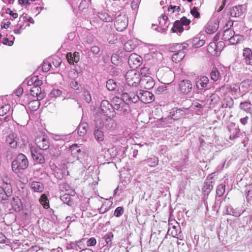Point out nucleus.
I'll return each instance as SVG.
<instances>
[{
  "mask_svg": "<svg viewBox=\"0 0 252 252\" xmlns=\"http://www.w3.org/2000/svg\"><path fill=\"white\" fill-rule=\"evenodd\" d=\"M193 88L192 82L189 80H182L178 86V90L183 94H188L190 93Z\"/></svg>",
  "mask_w": 252,
  "mask_h": 252,
  "instance_id": "423d86ee",
  "label": "nucleus"
},
{
  "mask_svg": "<svg viewBox=\"0 0 252 252\" xmlns=\"http://www.w3.org/2000/svg\"><path fill=\"white\" fill-rule=\"evenodd\" d=\"M39 202L45 209L49 208V200L45 194H43L41 195L39 198Z\"/></svg>",
  "mask_w": 252,
  "mask_h": 252,
  "instance_id": "4c0bfd02",
  "label": "nucleus"
},
{
  "mask_svg": "<svg viewBox=\"0 0 252 252\" xmlns=\"http://www.w3.org/2000/svg\"><path fill=\"white\" fill-rule=\"evenodd\" d=\"M54 174L55 177L59 180H62L63 177V172L60 169H58L57 170H56L55 171Z\"/></svg>",
  "mask_w": 252,
  "mask_h": 252,
  "instance_id": "338daca9",
  "label": "nucleus"
},
{
  "mask_svg": "<svg viewBox=\"0 0 252 252\" xmlns=\"http://www.w3.org/2000/svg\"><path fill=\"white\" fill-rule=\"evenodd\" d=\"M36 143L40 150H46L49 149L50 146L48 140L45 137L37 139L36 140Z\"/></svg>",
  "mask_w": 252,
  "mask_h": 252,
  "instance_id": "412c9836",
  "label": "nucleus"
},
{
  "mask_svg": "<svg viewBox=\"0 0 252 252\" xmlns=\"http://www.w3.org/2000/svg\"><path fill=\"white\" fill-rule=\"evenodd\" d=\"M41 91L40 87H33L30 89V94L33 96H36Z\"/></svg>",
  "mask_w": 252,
  "mask_h": 252,
  "instance_id": "4d7b16f0",
  "label": "nucleus"
},
{
  "mask_svg": "<svg viewBox=\"0 0 252 252\" xmlns=\"http://www.w3.org/2000/svg\"><path fill=\"white\" fill-rule=\"evenodd\" d=\"M11 205L14 210L16 212H20L23 208L21 199L18 196L12 198Z\"/></svg>",
  "mask_w": 252,
  "mask_h": 252,
  "instance_id": "5701e85b",
  "label": "nucleus"
},
{
  "mask_svg": "<svg viewBox=\"0 0 252 252\" xmlns=\"http://www.w3.org/2000/svg\"><path fill=\"white\" fill-rule=\"evenodd\" d=\"M100 109V111L107 117L114 118L115 116L116 113L114 106L107 100H103L101 101Z\"/></svg>",
  "mask_w": 252,
  "mask_h": 252,
  "instance_id": "20e7f679",
  "label": "nucleus"
},
{
  "mask_svg": "<svg viewBox=\"0 0 252 252\" xmlns=\"http://www.w3.org/2000/svg\"><path fill=\"white\" fill-rule=\"evenodd\" d=\"M12 193V189L10 183L7 180L4 181L0 186V202L5 204L8 202V197H10Z\"/></svg>",
  "mask_w": 252,
  "mask_h": 252,
  "instance_id": "7ed1b4c3",
  "label": "nucleus"
},
{
  "mask_svg": "<svg viewBox=\"0 0 252 252\" xmlns=\"http://www.w3.org/2000/svg\"><path fill=\"white\" fill-rule=\"evenodd\" d=\"M31 188L36 192H42L44 189L43 184L39 182L33 181L31 184Z\"/></svg>",
  "mask_w": 252,
  "mask_h": 252,
  "instance_id": "bb28decb",
  "label": "nucleus"
},
{
  "mask_svg": "<svg viewBox=\"0 0 252 252\" xmlns=\"http://www.w3.org/2000/svg\"><path fill=\"white\" fill-rule=\"evenodd\" d=\"M242 40V36L239 34H235L232 36L231 39L229 40V43L232 45H235L239 43Z\"/></svg>",
  "mask_w": 252,
  "mask_h": 252,
  "instance_id": "79ce46f5",
  "label": "nucleus"
},
{
  "mask_svg": "<svg viewBox=\"0 0 252 252\" xmlns=\"http://www.w3.org/2000/svg\"><path fill=\"white\" fill-rule=\"evenodd\" d=\"M136 47L132 40H128L124 44V49L126 52H131Z\"/></svg>",
  "mask_w": 252,
  "mask_h": 252,
  "instance_id": "c9c22d12",
  "label": "nucleus"
},
{
  "mask_svg": "<svg viewBox=\"0 0 252 252\" xmlns=\"http://www.w3.org/2000/svg\"><path fill=\"white\" fill-rule=\"evenodd\" d=\"M62 91L59 89H54L49 94V96L51 98H57L61 96Z\"/></svg>",
  "mask_w": 252,
  "mask_h": 252,
  "instance_id": "8fccbe9b",
  "label": "nucleus"
},
{
  "mask_svg": "<svg viewBox=\"0 0 252 252\" xmlns=\"http://www.w3.org/2000/svg\"><path fill=\"white\" fill-rule=\"evenodd\" d=\"M128 25V20L123 21V22L120 23L117 25V26H115L116 29L118 31H123L125 30Z\"/></svg>",
  "mask_w": 252,
  "mask_h": 252,
  "instance_id": "09e8293b",
  "label": "nucleus"
},
{
  "mask_svg": "<svg viewBox=\"0 0 252 252\" xmlns=\"http://www.w3.org/2000/svg\"><path fill=\"white\" fill-rule=\"evenodd\" d=\"M40 103L38 100H33L28 103V106L32 111L37 110L40 106Z\"/></svg>",
  "mask_w": 252,
  "mask_h": 252,
  "instance_id": "e433bc0d",
  "label": "nucleus"
},
{
  "mask_svg": "<svg viewBox=\"0 0 252 252\" xmlns=\"http://www.w3.org/2000/svg\"><path fill=\"white\" fill-rule=\"evenodd\" d=\"M211 79L214 81H216L221 77L220 72L216 67H213L210 73Z\"/></svg>",
  "mask_w": 252,
  "mask_h": 252,
  "instance_id": "473e14b6",
  "label": "nucleus"
},
{
  "mask_svg": "<svg viewBox=\"0 0 252 252\" xmlns=\"http://www.w3.org/2000/svg\"><path fill=\"white\" fill-rule=\"evenodd\" d=\"M187 47H188V44H187V42H184L182 44H175V48L177 52H180V51H184Z\"/></svg>",
  "mask_w": 252,
  "mask_h": 252,
  "instance_id": "603ef678",
  "label": "nucleus"
},
{
  "mask_svg": "<svg viewBox=\"0 0 252 252\" xmlns=\"http://www.w3.org/2000/svg\"><path fill=\"white\" fill-rule=\"evenodd\" d=\"M190 13L195 18H199L200 17V13L196 7H194L191 9Z\"/></svg>",
  "mask_w": 252,
  "mask_h": 252,
  "instance_id": "69168bd1",
  "label": "nucleus"
},
{
  "mask_svg": "<svg viewBox=\"0 0 252 252\" xmlns=\"http://www.w3.org/2000/svg\"><path fill=\"white\" fill-rule=\"evenodd\" d=\"M243 61L246 65L252 66V50L249 48H244L243 50Z\"/></svg>",
  "mask_w": 252,
  "mask_h": 252,
  "instance_id": "2eb2a0df",
  "label": "nucleus"
},
{
  "mask_svg": "<svg viewBox=\"0 0 252 252\" xmlns=\"http://www.w3.org/2000/svg\"><path fill=\"white\" fill-rule=\"evenodd\" d=\"M233 105V100L229 96H226L223 100L221 104L222 108H231Z\"/></svg>",
  "mask_w": 252,
  "mask_h": 252,
  "instance_id": "a878e982",
  "label": "nucleus"
},
{
  "mask_svg": "<svg viewBox=\"0 0 252 252\" xmlns=\"http://www.w3.org/2000/svg\"><path fill=\"white\" fill-rule=\"evenodd\" d=\"M142 58L138 55L132 53L128 57V63L131 68H137L141 63Z\"/></svg>",
  "mask_w": 252,
  "mask_h": 252,
  "instance_id": "9d476101",
  "label": "nucleus"
},
{
  "mask_svg": "<svg viewBox=\"0 0 252 252\" xmlns=\"http://www.w3.org/2000/svg\"><path fill=\"white\" fill-rule=\"evenodd\" d=\"M98 17L102 21L105 22H111L114 19V16H113V15H109L106 11H101L98 12Z\"/></svg>",
  "mask_w": 252,
  "mask_h": 252,
  "instance_id": "393cba45",
  "label": "nucleus"
},
{
  "mask_svg": "<svg viewBox=\"0 0 252 252\" xmlns=\"http://www.w3.org/2000/svg\"><path fill=\"white\" fill-rule=\"evenodd\" d=\"M51 64L50 63L43 62L42 64V71L45 72H48L51 68Z\"/></svg>",
  "mask_w": 252,
  "mask_h": 252,
  "instance_id": "0e129e2a",
  "label": "nucleus"
},
{
  "mask_svg": "<svg viewBox=\"0 0 252 252\" xmlns=\"http://www.w3.org/2000/svg\"><path fill=\"white\" fill-rule=\"evenodd\" d=\"M29 160L23 154H19L13 159L11 164L12 171L16 173H21L29 166Z\"/></svg>",
  "mask_w": 252,
  "mask_h": 252,
  "instance_id": "f257e3e1",
  "label": "nucleus"
},
{
  "mask_svg": "<svg viewBox=\"0 0 252 252\" xmlns=\"http://www.w3.org/2000/svg\"><path fill=\"white\" fill-rule=\"evenodd\" d=\"M71 155L76 158L81 162L84 163L88 158V155L86 150L82 146H79L77 144H73L70 147Z\"/></svg>",
  "mask_w": 252,
  "mask_h": 252,
  "instance_id": "f03ea898",
  "label": "nucleus"
},
{
  "mask_svg": "<svg viewBox=\"0 0 252 252\" xmlns=\"http://www.w3.org/2000/svg\"><path fill=\"white\" fill-rule=\"evenodd\" d=\"M113 118L110 117L106 119L105 123L104 124L105 127L108 130H112L114 128V122L112 119Z\"/></svg>",
  "mask_w": 252,
  "mask_h": 252,
  "instance_id": "58836bf2",
  "label": "nucleus"
},
{
  "mask_svg": "<svg viewBox=\"0 0 252 252\" xmlns=\"http://www.w3.org/2000/svg\"><path fill=\"white\" fill-rule=\"evenodd\" d=\"M122 101L125 102H126L128 104V103L130 102V98L129 93H124L122 94Z\"/></svg>",
  "mask_w": 252,
  "mask_h": 252,
  "instance_id": "e2e57ef3",
  "label": "nucleus"
},
{
  "mask_svg": "<svg viewBox=\"0 0 252 252\" xmlns=\"http://www.w3.org/2000/svg\"><path fill=\"white\" fill-rule=\"evenodd\" d=\"M114 109L120 112L121 114L126 115L131 112L129 105L124 101H120L119 103H115Z\"/></svg>",
  "mask_w": 252,
  "mask_h": 252,
  "instance_id": "6e6552de",
  "label": "nucleus"
},
{
  "mask_svg": "<svg viewBox=\"0 0 252 252\" xmlns=\"http://www.w3.org/2000/svg\"><path fill=\"white\" fill-rule=\"evenodd\" d=\"M105 38H107L108 42L110 44H114L117 41V38L113 32L107 35Z\"/></svg>",
  "mask_w": 252,
  "mask_h": 252,
  "instance_id": "6e6d98bb",
  "label": "nucleus"
},
{
  "mask_svg": "<svg viewBox=\"0 0 252 252\" xmlns=\"http://www.w3.org/2000/svg\"><path fill=\"white\" fill-rule=\"evenodd\" d=\"M113 32L112 26L110 24L105 25L102 28V32L105 37H106Z\"/></svg>",
  "mask_w": 252,
  "mask_h": 252,
  "instance_id": "37998d69",
  "label": "nucleus"
},
{
  "mask_svg": "<svg viewBox=\"0 0 252 252\" xmlns=\"http://www.w3.org/2000/svg\"><path fill=\"white\" fill-rule=\"evenodd\" d=\"M140 84L145 89L150 90L154 87L155 83L151 76H146L141 78Z\"/></svg>",
  "mask_w": 252,
  "mask_h": 252,
  "instance_id": "f3484780",
  "label": "nucleus"
},
{
  "mask_svg": "<svg viewBox=\"0 0 252 252\" xmlns=\"http://www.w3.org/2000/svg\"><path fill=\"white\" fill-rule=\"evenodd\" d=\"M84 239H82L81 240H79L75 243H72L71 247L73 249H75L76 250H78V248L79 249H82V241L84 240Z\"/></svg>",
  "mask_w": 252,
  "mask_h": 252,
  "instance_id": "052dcab7",
  "label": "nucleus"
},
{
  "mask_svg": "<svg viewBox=\"0 0 252 252\" xmlns=\"http://www.w3.org/2000/svg\"><path fill=\"white\" fill-rule=\"evenodd\" d=\"M140 74L143 78L146 77V76H150V71L148 67H143L140 69Z\"/></svg>",
  "mask_w": 252,
  "mask_h": 252,
  "instance_id": "13d9d810",
  "label": "nucleus"
},
{
  "mask_svg": "<svg viewBox=\"0 0 252 252\" xmlns=\"http://www.w3.org/2000/svg\"><path fill=\"white\" fill-rule=\"evenodd\" d=\"M234 33L235 32L233 30L227 29L223 32L222 39L225 41H229V40L231 39V37H232V36L234 35Z\"/></svg>",
  "mask_w": 252,
  "mask_h": 252,
  "instance_id": "f704fd0d",
  "label": "nucleus"
},
{
  "mask_svg": "<svg viewBox=\"0 0 252 252\" xmlns=\"http://www.w3.org/2000/svg\"><path fill=\"white\" fill-rule=\"evenodd\" d=\"M143 162H145L148 165L151 167L156 166L158 162V158L155 156L152 158H148L142 161Z\"/></svg>",
  "mask_w": 252,
  "mask_h": 252,
  "instance_id": "c85d7f7f",
  "label": "nucleus"
},
{
  "mask_svg": "<svg viewBox=\"0 0 252 252\" xmlns=\"http://www.w3.org/2000/svg\"><path fill=\"white\" fill-rule=\"evenodd\" d=\"M94 134L97 141H102L104 139V132L102 130L94 129Z\"/></svg>",
  "mask_w": 252,
  "mask_h": 252,
  "instance_id": "72a5a7b5",
  "label": "nucleus"
},
{
  "mask_svg": "<svg viewBox=\"0 0 252 252\" xmlns=\"http://www.w3.org/2000/svg\"><path fill=\"white\" fill-rule=\"evenodd\" d=\"M61 200L68 206H72L73 204V201L71 199V197L68 194H65L61 196Z\"/></svg>",
  "mask_w": 252,
  "mask_h": 252,
  "instance_id": "a19ab883",
  "label": "nucleus"
},
{
  "mask_svg": "<svg viewBox=\"0 0 252 252\" xmlns=\"http://www.w3.org/2000/svg\"><path fill=\"white\" fill-rule=\"evenodd\" d=\"M104 123L103 120L98 118L95 120L94 122V129L102 130L104 128Z\"/></svg>",
  "mask_w": 252,
  "mask_h": 252,
  "instance_id": "c03bdc74",
  "label": "nucleus"
},
{
  "mask_svg": "<svg viewBox=\"0 0 252 252\" xmlns=\"http://www.w3.org/2000/svg\"><path fill=\"white\" fill-rule=\"evenodd\" d=\"M113 237V234L111 232L108 233L105 235L104 239L107 245L111 244V241Z\"/></svg>",
  "mask_w": 252,
  "mask_h": 252,
  "instance_id": "bf43d9fd",
  "label": "nucleus"
},
{
  "mask_svg": "<svg viewBox=\"0 0 252 252\" xmlns=\"http://www.w3.org/2000/svg\"><path fill=\"white\" fill-rule=\"evenodd\" d=\"M17 135L14 132L10 133L6 136V143L12 148H16L17 146V142L16 140Z\"/></svg>",
  "mask_w": 252,
  "mask_h": 252,
  "instance_id": "6ab92c4d",
  "label": "nucleus"
},
{
  "mask_svg": "<svg viewBox=\"0 0 252 252\" xmlns=\"http://www.w3.org/2000/svg\"><path fill=\"white\" fill-rule=\"evenodd\" d=\"M209 80L206 76H202L195 82V86L199 91L205 92L208 89V84Z\"/></svg>",
  "mask_w": 252,
  "mask_h": 252,
  "instance_id": "1a4fd4ad",
  "label": "nucleus"
},
{
  "mask_svg": "<svg viewBox=\"0 0 252 252\" xmlns=\"http://www.w3.org/2000/svg\"><path fill=\"white\" fill-rule=\"evenodd\" d=\"M174 223L175 224H173L172 223H169L167 233H170L173 237L178 238L179 237L182 236L181 227L177 221H174Z\"/></svg>",
  "mask_w": 252,
  "mask_h": 252,
  "instance_id": "0eeeda50",
  "label": "nucleus"
},
{
  "mask_svg": "<svg viewBox=\"0 0 252 252\" xmlns=\"http://www.w3.org/2000/svg\"><path fill=\"white\" fill-rule=\"evenodd\" d=\"M225 211V213L227 215H232L235 217H239L240 216V213L235 211V210L231 206H227Z\"/></svg>",
  "mask_w": 252,
  "mask_h": 252,
  "instance_id": "a18cd8bd",
  "label": "nucleus"
},
{
  "mask_svg": "<svg viewBox=\"0 0 252 252\" xmlns=\"http://www.w3.org/2000/svg\"><path fill=\"white\" fill-rule=\"evenodd\" d=\"M127 84L129 86L136 87L140 84L141 78L139 75L134 71H128L126 75Z\"/></svg>",
  "mask_w": 252,
  "mask_h": 252,
  "instance_id": "39448f33",
  "label": "nucleus"
},
{
  "mask_svg": "<svg viewBox=\"0 0 252 252\" xmlns=\"http://www.w3.org/2000/svg\"><path fill=\"white\" fill-rule=\"evenodd\" d=\"M225 190V186L224 185H219L217 189L216 193L219 196H221Z\"/></svg>",
  "mask_w": 252,
  "mask_h": 252,
  "instance_id": "3c124183",
  "label": "nucleus"
},
{
  "mask_svg": "<svg viewBox=\"0 0 252 252\" xmlns=\"http://www.w3.org/2000/svg\"><path fill=\"white\" fill-rule=\"evenodd\" d=\"M88 124L83 123L80 124L78 126V133L80 136H84L87 131Z\"/></svg>",
  "mask_w": 252,
  "mask_h": 252,
  "instance_id": "2f4dec72",
  "label": "nucleus"
},
{
  "mask_svg": "<svg viewBox=\"0 0 252 252\" xmlns=\"http://www.w3.org/2000/svg\"><path fill=\"white\" fill-rule=\"evenodd\" d=\"M189 108H174L171 110L170 112L171 118L175 120H177L187 114Z\"/></svg>",
  "mask_w": 252,
  "mask_h": 252,
  "instance_id": "f8f14e48",
  "label": "nucleus"
},
{
  "mask_svg": "<svg viewBox=\"0 0 252 252\" xmlns=\"http://www.w3.org/2000/svg\"><path fill=\"white\" fill-rule=\"evenodd\" d=\"M106 87L109 91H113L117 87V83L113 79H109L106 82Z\"/></svg>",
  "mask_w": 252,
  "mask_h": 252,
  "instance_id": "ea45409f",
  "label": "nucleus"
},
{
  "mask_svg": "<svg viewBox=\"0 0 252 252\" xmlns=\"http://www.w3.org/2000/svg\"><path fill=\"white\" fill-rule=\"evenodd\" d=\"M83 99L85 100L87 103H90L92 101L91 95L87 90H84L83 92Z\"/></svg>",
  "mask_w": 252,
  "mask_h": 252,
  "instance_id": "864d4df0",
  "label": "nucleus"
},
{
  "mask_svg": "<svg viewBox=\"0 0 252 252\" xmlns=\"http://www.w3.org/2000/svg\"><path fill=\"white\" fill-rule=\"evenodd\" d=\"M128 20L125 14H120L117 17H116V19L114 23L115 26H117L119 23L123 22V21H126Z\"/></svg>",
  "mask_w": 252,
  "mask_h": 252,
  "instance_id": "de8ad7c7",
  "label": "nucleus"
},
{
  "mask_svg": "<svg viewBox=\"0 0 252 252\" xmlns=\"http://www.w3.org/2000/svg\"><path fill=\"white\" fill-rule=\"evenodd\" d=\"M213 189V182L212 181L206 182L204 183L202 189L205 194H208Z\"/></svg>",
  "mask_w": 252,
  "mask_h": 252,
  "instance_id": "cd10ccee",
  "label": "nucleus"
},
{
  "mask_svg": "<svg viewBox=\"0 0 252 252\" xmlns=\"http://www.w3.org/2000/svg\"><path fill=\"white\" fill-rule=\"evenodd\" d=\"M219 27V20L218 19L209 21L205 27V31L208 34H212L216 32Z\"/></svg>",
  "mask_w": 252,
  "mask_h": 252,
  "instance_id": "9b49d317",
  "label": "nucleus"
},
{
  "mask_svg": "<svg viewBox=\"0 0 252 252\" xmlns=\"http://www.w3.org/2000/svg\"><path fill=\"white\" fill-rule=\"evenodd\" d=\"M188 46L191 45L194 48H199L203 46L205 44V40L200 39L198 37H194L192 39H189L187 41Z\"/></svg>",
  "mask_w": 252,
  "mask_h": 252,
  "instance_id": "aec40b11",
  "label": "nucleus"
},
{
  "mask_svg": "<svg viewBox=\"0 0 252 252\" xmlns=\"http://www.w3.org/2000/svg\"><path fill=\"white\" fill-rule=\"evenodd\" d=\"M31 155L33 159L36 162L42 164L45 162V158L43 153L41 150H37L35 149L31 150Z\"/></svg>",
  "mask_w": 252,
  "mask_h": 252,
  "instance_id": "dca6fc26",
  "label": "nucleus"
},
{
  "mask_svg": "<svg viewBox=\"0 0 252 252\" xmlns=\"http://www.w3.org/2000/svg\"><path fill=\"white\" fill-rule=\"evenodd\" d=\"M191 21L186 17H183L180 20H176L174 23V26L178 30L179 32H182L184 30V26H187L190 24Z\"/></svg>",
  "mask_w": 252,
  "mask_h": 252,
  "instance_id": "ddd939ff",
  "label": "nucleus"
},
{
  "mask_svg": "<svg viewBox=\"0 0 252 252\" xmlns=\"http://www.w3.org/2000/svg\"><path fill=\"white\" fill-rule=\"evenodd\" d=\"M10 109V106L9 104H6L2 106L0 108V116H3L7 114Z\"/></svg>",
  "mask_w": 252,
  "mask_h": 252,
  "instance_id": "5fc2aeb1",
  "label": "nucleus"
},
{
  "mask_svg": "<svg viewBox=\"0 0 252 252\" xmlns=\"http://www.w3.org/2000/svg\"><path fill=\"white\" fill-rule=\"evenodd\" d=\"M185 56V53L184 51H180L177 52L176 53L173 54L172 57V60L173 62L178 63L182 60Z\"/></svg>",
  "mask_w": 252,
  "mask_h": 252,
  "instance_id": "c756f323",
  "label": "nucleus"
},
{
  "mask_svg": "<svg viewBox=\"0 0 252 252\" xmlns=\"http://www.w3.org/2000/svg\"><path fill=\"white\" fill-rule=\"evenodd\" d=\"M252 104L250 102L245 101L241 102L240 104V108L244 111L251 113L252 111Z\"/></svg>",
  "mask_w": 252,
  "mask_h": 252,
  "instance_id": "7c9ffc66",
  "label": "nucleus"
},
{
  "mask_svg": "<svg viewBox=\"0 0 252 252\" xmlns=\"http://www.w3.org/2000/svg\"><path fill=\"white\" fill-rule=\"evenodd\" d=\"M124 208L123 207H118L115 210L114 215L116 217H120L124 214Z\"/></svg>",
  "mask_w": 252,
  "mask_h": 252,
  "instance_id": "680f3d73",
  "label": "nucleus"
},
{
  "mask_svg": "<svg viewBox=\"0 0 252 252\" xmlns=\"http://www.w3.org/2000/svg\"><path fill=\"white\" fill-rule=\"evenodd\" d=\"M139 94L140 100L144 103H150L155 99L154 94L147 91L140 90Z\"/></svg>",
  "mask_w": 252,
  "mask_h": 252,
  "instance_id": "4468645a",
  "label": "nucleus"
},
{
  "mask_svg": "<svg viewBox=\"0 0 252 252\" xmlns=\"http://www.w3.org/2000/svg\"><path fill=\"white\" fill-rule=\"evenodd\" d=\"M50 155L54 158H56L61 155V151L56 148H51L49 150Z\"/></svg>",
  "mask_w": 252,
  "mask_h": 252,
  "instance_id": "49530a36",
  "label": "nucleus"
},
{
  "mask_svg": "<svg viewBox=\"0 0 252 252\" xmlns=\"http://www.w3.org/2000/svg\"><path fill=\"white\" fill-rule=\"evenodd\" d=\"M122 51H118L116 53L113 54L111 56V62L113 64L119 65L120 64L122 61Z\"/></svg>",
  "mask_w": 252,
  "mask_h": 252,
  "instance_id": "b1692460",
  "label": "nucleus"
},
{
  "mask_svg": "<svg viewBox=\"0 0 252 252\" xmlns=\"http://www.w3.org/2000/svg\"><path fill=\"white\" fill-rule=\"evenodd\" d=\"M88 2L87 1L84 0H82L78 6L80 10L83 11L84 9L88 7Z\"/></svg>",
  "mask_w": 252,
  "mask_h": 252,
  "instance_id": "774afa93",
  "label": "nucleus"
},
{
  "mask_svg": "<svg viewBox=\"0 0 252 252\" xmlns=\"http://www.w3.org/2000/svg\"><path fill=\"white\" fill-rule=\"evenodd\" d=\"M228 128L230 132V139H234L238 136L240 130L239 127L236 126L234 124H232L229 125Z\"/></svg>",
  "mask_w": 252,
  "mask_h": 252,
  "instance_id": "4be33fe9",
  "label": "nucleus"
},
{
  "mask_svg": "<svg viewBox=\"0 0 252 252\" xmlns=\"http://www.w3.org/2000/svg\"><path fill=\"white\" fill-rule=\"evenodd\" d=\"M245 8L243 5H239L233 6L230 10V16L232 17H239L241 16Z\"/></svg>",
  "mask_w": 252,
  "mask_h": 252,
  "instance_id": "a211bd4d",
  "label": "nucleus"
}]
</instances>
